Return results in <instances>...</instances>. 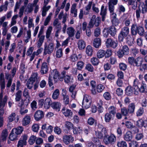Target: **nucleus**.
I'll use <instances>...</instances> for the list:
<instances>
[{"instance_id":"nucleus-64","label":"nucleus","mask_w":147,"mask_h":147,"mask_svg":"<svg viewBox=\"0 0 147 147\" xmlns=\"http://www.w3.org/2000/svg\"><path fill=\"white\" fill-rule=\"evenodd\" d=\"M138 143L135 141H133L129 143V147H138Z\"/></svg>"},{"instance_id":"nucleus-48","label":"nucleus","mask_w":147,"mask_h":147,"mask_svg":"<svg viewBox=\"0 0 147 147\" xmlns=\"http://www.w3.org/2000/svg\"><path fill=\"white\" fill-rule=\"evenodd\" d=\"M52 30V28L51 26L49 27L47 29L46 34V37L48 39L49 38Z\"/></svg>"},{"instance_id":"nucleus-53","label":"nucleus","mask_w":147,"mask_h":147,"mask_svg":"<svg viewBox=\"0 0 147 147\" xmlns=\"http://www.w3.org/2000/svg\"><path fill=\"white\" fill-rule=\"evenodd\" d=\"M34 82L29 80L26 83V86L29 89H31L33 86V84Z\"/></svg>"},{"instance_id":"nucleus-24","label":"nucleus","mask_w":147,"mask_h":147,"mask_svg":"<svg viewBox=\"0 0 147 147\" xmlns=\"http://www.w3.org/2000/svg\"><path fill=\"white\" fill-rule=\"evenodd\" d=\"M142 13L145 14L147 12V0H145L144 3L141 5Z\"/></svg>"},{"instance_id":"nucleus-21","label":"nucleus","mask_w":147,"mask_h":147,"mask_svg":"<svg viewBox=\"0 0 147 147\" xmlns=\"http://www.w3.org/2000/svg\"><path fill=\"white\" fill-rule=\"evenodd\" d=\"M101 40L99 38H95L93 41V46L96 48H98L101 45Z\"/></svg>"},{"instance_id":"nucleus-32","label":"nucleus","mask_w":147,"mask_h":147,"mask_svg":"<svg viewBox=\"0 0 147 147\" xmlns=\"http://www.w3.org/2000/svg\"><path fill=\"white\" fill-rule=\"evenodd\" d=\"M114 116L110 113H106L105 115V121L107 123L109 122Z\"/></svg>"},{"instance_id":"nucleus-23","label":"nucleus","mask_w":147,"mask_h":147,"mask_svg":"<svg viewBox=\"0 0 147 147\" xmlns=\"http://www.w3.org/2000/svg\"><path fill=\"white\" fill-rule=\"evenodd\" d=\"M143 62L142 58L140 57H138L135 59L134 66L140 67L141 66Z\"/></svg>"},{"instance_id":"nucleus-37","label":"nucleus","mask_w":147,"mask_h":147,"mask_svg":"<svg viewBox=\"0 0 147 147\" xmlns=\"http://www.w3.org/2000/svg\"><path fill=\"white\" fill-rule=\"evenodd\" d=\"M126 94L128 96L131 95L133 92V88L130 86L127 87L125 89Z\"/></svg>"},{"instance_id":"nucleus-52","label":"nucleus","mask_w":147,"mask_h":147,"mask_svg":"<svg viewBox=\"0 0 147 147\" xmlns=\"http://www.w3.org/2000/svg\"><path fill=\"white\" fill-rule=\"evenodd\" d=\"M133 57H129L128 58V62L129 64L134 66L135 61Z\"/></svg>"},{"instance_id":"nucleus-14","label":"nucleus","mask_w":147,"mask_h":147,"mask_svg":"<svg viewBox=\"0 0 147 147\" xmlns=\"http://www.w3.org/2000/svg\"><path fill=\"white\" fill-rule=\"evenodd\" d=\"M124 139L127 141H131L132 138V135L131 132L130 131H127L123 135Z\"/></svg>"},{"instance_id":"nucleus-18","label":"nucleus","mask_w":147,"mask_h":147,"mask_svg":"<svg viewBox=\"0 0 147 147\" xmlns=\"http://www.w3.org/2000/svg\"><path fill=\"white\" fill-rule=\"evenodd\" d=\"M107 9L104 8V6L102 5L101 6L100 15L102 16V21H104L105 20V16L107 13Z\"/></svg>"},{"instance_id":"nucleus-1","label":"nucleus","mask_w":147,"mask_h":147,"mask_svg":"<svg viewBox=\"0 0 147 147\" xmlns=\"http://www.w3.org/2000/svg\"><path fill=\"white\" fill-rule=\"evenodd\" d=\"M100 22V18L99 17L96 18V16L93 15L89 22L87 28H92L94 25L96 27H98L99 25Z\"/></svg>"},{"instance_id":"nucleus-13","label":"nucleus","mask_w":147,"mask_h":147,"mask_svg":"<svg viewBox=\"0 0 147 147\" xmlns=\"http://www.w3.org/2000/svg\"><path fill=\"white\" fill-rule=\"evenodd\" d=\"M62 112L63 114L66 117H71L73 115V113L71 110L63 108L62 110Z\"/></svg>"},{"instance_id":"nucleus-59","label":"nucleus","mask_w":147,"mask_h":147,"mask_svg":"<svg viewBox=\"0 0 147 147\" xmlns=\"http://www.w3.org/2000/svg\"><path fill=\"white\" fill-rule=\"evenodd\" d=\"M117 145L119 147H127L126 143L124 141L118 142Z\"/></svg>"},{"instance_id":"nucleus-8","label":"nucleus","mask_w":147,"mask_h":147,"mask_svg":"<svg viewBox=\"0 0 147 147\" xmlns=\"http://www.w3.org/2000/svg\"><path fill=\"white\" fill-rule=\"evenodd\" d=\"M74 141V138L71 135H65L63 136V141L66 144L68 145L70 142H72Z\"/></svg>"},{"instance_id":"nucleus-31","label":"nucleus","mask_w":147,"mask_h":147,"mask_svg":"<svg viewBox=\"0 0 147 147\" xmlns=\"http://www.w3.org/2000/svg\"><path fill=\"white\" fill-rule=\"evenodd\" d=\"M92 4V1L89 2L88 4L85 7V9L86 11H85L84 13L85 15H87L89 13Z\"/></svg>"},{"instance_id":"nucleus-33","label":"nucleus","mask_w":147,"mask_h":147,"mask_svg":"<svg viewBox=\"0 0 147 147\" xmlns=\"http://www.w3.org/2000/svg\"><path fill=\"white\" fill-rule=\"evenodd\" d=\"M120 33L123 34L124 36H126L129 34V29L127 27H124L122 28Z\"/></svg>"},{"instance_id":"nucleus-30","label":"nucleus","mask_w":147,"mask_h":147,"mask_svg":"<svg viewBox=\"0 0 147 147\" xmlns=\"http://www.w3.org/2000/svg\"><path fill=\"white\" fill-rule=\"evenodd\" d=\"M61 106V104L59 102H54L52 104L51 107L54 109L58 111H60Z\"/></svg>"},{"instance_id":"nucleus-17","label":"nucleus","mask_w":147,"mask_h":147,"mask_svg":"<svg viewBox=\"0 0 147 147\" xmlns=\"http://www.w3.org/2000/svg\"><path fill=\"white\" fill-rule=\"evenodd\" d=\"M61 75H62L61 76V79L64 78L65 82L66 83H68L70 82L71 78L69 76L66 75V72L65 71H63L61 72Z\"/></svg>"},{"instance_id":"nucleus-54","label":"nucleus","mask_w":147,"mask_h":147,"mask_svg":"<svg viewBox=\"0 0 147 147\" xmlns=\"http://www.w3.org/2000/svg\"><path fill=\"white\" fill-rule=\"evenodd\" d=\"M125 126L127 128L131 129L134 127V125L130 121H127L125 122Z\"/></svg>"},{"instance_id":"nucleus-49","label":"nucleus","mask_w":147,"mask_h":147,"mask_svg":"<svg viewBox=\"0 0 147 147\" xmlns=\"http://www.w3.org/2000/svg\"><path fill=\"white\" fill-rule=\"evenodd\" d=\"M84 66V63L82 61H80L78 62L77 64V69L78 70H81L83 67Z\"/></svg>"},{"instance_id":"nucleus-28","label":"nucleus","mask_w":147,"mask_h":147,"mask_svg":"<svg viewBox=\"0 0 147 147\" xmlns=\"http://www.w3.org/2000/svg\"><path fill=\"white\" fill-rule=\"evenodd\" d=\"M78 47L80 50L84 49L86 47L85 42L82 40H80L78 43Z\"/></svg>"},{"instance_id":"nucleus-43","label":"nucleus","mask_w":147,"mask_h":147,"mask_svg":"<svg viewBox=\"0 0 147 147\" xmlns=\"http://www.w3.org/2000/svg\"><path fill=\"white\" fill-rule=\"evenodd\" d=\"M109 111V113H110L112 115L114 116L115 114L116 113V110L115 107L114 106H111L109 107L108 109Z\"/></svg>"},{"instance_id":"nucleus-62","label":"nucleus","mask_w":147,"mask_h":147,"mask_svg":"<svg viewBox=\"0 0 147 147\" xmlns=\"http://www.w3.org/2000/svg\"><path fill=\"white\" fill-rule=\"evenodd\" d=\"M65 127L68 129L72 128L73 126V124L70 122L66 121L65 123Z\"/></svg>"},{"instance_id":"nucleus-20","label":"nucleus","mask_w":147,"mask_h":147,"mask_svg":"<svg viewBox=\"0 0 147 147\" xmlns=\"http://www.w3.org/2000/svg\"><path fill=\"white\" fill-rule=\"evenodd\" d=\"M52 101L49 98H47L44 101V107L46 109H48L51 105H52Z\"/></svg>"},{"instance_id":"nucleus-3","label":"nucleus","mask_w":147,"mask_h":147,"mask_svg":"<svg viewBox=\"0 0 147 147\" xmlns=\"http://www.w3.org/2000/svg\"><path fill=\"white\" fill-rule=\"evenodd\" d=\"M54 47V43L52 42H50L48 45L45 44L44 49V55H46L47 54L50 55L53 52Z\"/></svg>"},{"instance_id":"nucleus-6","label":"nucleus","mask_w":147,"mask_h":147,"mask_svg":"<svg viewBox=\"0 0 147 147\" xmlns=\"http://www.w3.org/2000/svg\"><path fill=\"white\" fill-rule=\"evenodd\" d=\"M106 44L107 47H111L115 48L117 46V43L111 38H109L107 39Z\"/></svg>"},{"instance_id":"nucleus-2","label":"nucleus","mask_w":147,"mask_h":147,"mask_svg":"<svg viewBox=\"0 0 147 147\" xmlns=\"http://www.w3.org/2000/svg\"><path fill=\"white\" fill-rule=\"evenodd\" d=\"M116 137L113 134H112L109 136L107 134L104 138L103 142L106 145L112 144L116 142Z\"/></svg>"},{"instance_id":"nucleus-26","label":"nucleus","mask_w":147,"mask_h":147,"mask_svg":"<svg viewBox=\"0 0 147 147\" xmlns=\"http://www.w3.org/2000/svg\"><path fill=\"white\" fill-rule=\"evenodd\" d=\"M18 135L12 129L10 134L9 138L11 141H13L18 139Z\"/></svg>"},{"instance_id":"nucleus-5","label":"nucleus","mask_w":147,"mask_h":147,"mask_svg":"<svg viewBox=\"0 0 147 147\" xmlns=\"http://www.w3.org/2000/svg\"><path fill=\"white\" fill-rule=\"evenodd\" d=\"M7 101V96H5L3 99V101L0 102V117L2 116L4 113V110L3 109Z\"/></svg>"},{"instance_id":"nucleus-56","label":"nucleus","mask_w":147,"mask_h":147,"mask_svg":"<svg viewBox=\"0 0 147 147\" xmlns=\"http://www.w3.org/2000/svg\"><path fill=\"white\" fill-rule=\"evenodd\" d=\"M70 59L71 61L74 62L78 60V57L76 55L74 54L70 56Z\"/></svg>"},{"instance_id":"nucleus-29","label":"nucleus","mask_w":147,"mask_h":147,"mask_svg":"<svg viewBox=\"0 0 147 147\" xmlns=\"http://www.w3.org/2000/svg\"><path fill=\"white\" fill-rule=\"evenodd\" d=\"M108 30L110 35L114 36L116 34L117 30L116 28L114 26H111L109 27Z\"/></svg>"},{"instance_id":"nucleus-22","label":"nucleus","mask_w":147,"mask_h":147,"mask_svg":"<svg viewBox=\"0 0 147 147\" xmlns=\"http://www.w3.org/2000/svg\"><path fill=\"white\" fill-rule=\"evenodd\" d=\"M75 30L71 27L68 28L67 29V32L69 37H73L75 33Z\"/></svg>"},{"instance_id":"nucleus-63","label":"nucleus","mask_w":147,"mask_h":147,"mask_svg":"<svg viewBox=\"0 0 147 147\" xmlns=\"http://www.w3.org/2000/svg\"><path fill=\"white\" fill-rule=\"evenodd\" d=\"M103 96L106 100H109L111 98V95L108 92H105L103 94Z\"/></svg>"},{"instance_id":"nucleus-58","label":"nucleus","mask_w":147,"mask_h":147,"mask_svg":"<svg viewBox=\"0 0 147 147\" xmlns=\"http://www.w3.org/2000/svg\"><path fill=\"white\" fill-rule=\"evenodd\" d=\"M86 69L88 71L92 72L94 71V68L92 65L90 64H87L86 67Z\"/></svg>"},{"instance_id":"nucleus-9","label":"nucleus","mask_w":147,"mask_h":147,"mask_svg":"<svg viewBox=\"0 0 147 147\" xmlns=\"http://www.w3.org/2000/svg\"><path fill=\"white\" fill-rule=\"evenodd\" d=\"M138 79H135L134 82V84L133 86V91L134 94L135 95H138L139 93V88L138 85Z\"/></svg>"},{"instance_id":"nucleus-42","label":"nucleus","mask_w":147,"mask_h":147,"mask_svg":"<svg viewBox=\"0 0 147 147\" xmlns=\"http://www.w3.org/2000/svg\"><path fill=\"white\" fill-rule=\"evenodd\" d=\"M22 95V92L20 90H18L16 93V94L15 100L17 101H19L21 99Z\"/></svg>"},{"instance_id":"nucleus-25","label":"nucleus","mask_w":147,"mask_h":147,"mask_svg":"<svg viewBox=\"0 0 147 147\" xmlns=\"http://www.w3.org/2000/svg\"><path fill=\"white\" fill-rule=\"evenodd\" d=\"M8 136V133L6 130H4L2 133L1 136L0 138V142L6 141Z\"/></svg>"},{"instance_id":"nucleus-46","label":"nucleus","mask_w":147,"mask_h":147,"mask_svg":"<svg viewBox=\"0 0 147 147\" xmlns=\"http://www.w3.org/2000/svg\"><path fill=\"white\" fill-rule=\"evenodd\" d=\"M137 33L141 36H143L144 33V28L142 26H138Z\"/></svg>"},{"instance_id":"nucleus-57","label":"nucleus","mask_w":147,"mask_h":147,"mask_svg":"<svg viewBox=\"0 0 147 147\" xmlns=\"http://www.w3.org/2000/svg\"><path fill=\"white\" fill-rule=\"evenodd\" d=\"M95 119L92 117H90L87 120V123L88 124L90 125H92L94 123Z\"/></svg>"},{"instance_id":"nucleus-55","label":"nucleus","mask_w":147,"mask_h":147,"mask_svg":"<svg viewBox=\"0 0 147 147\" xmlns=\"http://www.w3.org/2000/svg\"><path fill=\"white\" fill-rule=\"evenodd\" d=\"M121 50L125 53V55H127L129 53V49L127 45H125L123 46Z\"/></svg>"},{"instance_id":"nucleus-47","label":"nucleus","mask_w":147,"mask_h":147,"mask_svg":"<svg viewBox=\"0 0 147 147\" xmlns=\"http://www.w3.org/2000/svg\"><path fill=\"white\" fill-rule=\"evenodd\" d=\"M23 95L27 98L28 100H29L30 97L29 95L28 90L26 88L24 89L23 92Z\"/></svg>"},{"instance_id":"nucleus-44","label":"nucleus","mask_w":147,"mask_h":147,"mask_svg":"<svg viewBox=\"0 0 147 147\" xmlns=\"http://www.w3.org/2000/svg\"><path fill=\"white\" fill-rule=\"evenodd\" d=\"M146 88V85L145 83L142 82L141 86L139 88V91L142 93H144L145 92V90Z\"/></svg>"},{"instance_id":"nucleus-34","label":"nucleus","mask_w":147,"mask_h":147,"mask_svg":"<svg viewBox=\"0 0 147 147\" xmlns=\"http://www.w3.org/2000/svg\"><path fill=\"white\" fill-rule=\"evenodd\" d=\"M86 54L88 56H91L93 53L92 47L90 45L87 46L86 49Z\"/></svg>"},{"instance_id":"nucleus-60","label":"nucleus","mask_w":147,"mask_h":147,"mask_svg":"<svg viewBox=\"0 0 147 147\" xmlns=\"http://www.w3.org/2000/svg\"><path fill=\"white\" fill-rule=\"evenodd\" d=\"M105 88V87L102 84H100L97 86V91L98 92H102Z\"/></svg>"},{"instance_id":"nucleus-38","label":"nucleus","mask_w":147,"mask_h":147,"mask_svg":"<svg viewBox=\"0 0 147 147\" xmlns=\"http://www.w3.org/2000/svg\"><path fill=\"white\" fill-rule=\"evenodd\" d=\"M135 109V105L134 103H131L129 105L128 107V111L130 113L134 112Z\"/></svg>"},{"instance_id":"nucleus-12","label":"nucleus","mask_w":147,"mask_h":147,"mask_svg":"<svg viewBox=\"0 0 147 147\" xmlns=\"http://www.w3.org/2000/svg\"><path fill=\"white\" fill-rule=\"evenodd\" d=\"M48 71V67L47 63L44 62L42 63L40 71L42 74H46Z\"/></svg>"},{"instance_id":"nucleus-50","label":"nucleus","mask_w":147,"mask_h":147,"mask_svg":"<svg viewBox=\"0 0 147 147\" xmlns=\"http://www.w3.org/2000/svg\"><path fill=\"white\" fill-rule=\"evenodd\" d=\"M38 76V74L37 73H33L31 77L30 78L29 80L34 82L37 79Z\"/></svg>"},{"instance_id":"nucleus-45","label":"nucleus","mask_w":147,"mask_h":147,"mask_svg":"<svg viewBox=\"0 0 147 147\" xmlns=\"http://www.w3.org/2000/svg\"><path fill=\"white\" fill-rule=\"evenodd\" d=\"M36 137L35 136L32 135L29 139L28 141L29 144L31 145H32L36 142Z\"/></svg>"},{"instance_id":"nucleus-39","label":"nucleus","mask_w":147,"mask_h":147,"mask_svg":"<svg viewBox=\"0 0 147 147\" xmlns=\"http://www.w3.org/2000/svg\"><path fill=\"white\" fill-rule=\"evenodd\" d=\"M59 95V90L58 89L55 90L53 93L52 97L54 100L57 99Z\"/></svg>"},{"instance_id":"nucleus-7","label":"nucleus","mask_w":147,"mask_h":147,"mask_svg":"<svg viewBox=\"0 0 147 147\" xmlns=\"http://www.w3.org/2000/svg\"><path fill=\"white\" fill-rule=\"evenodd\" d=\"M27 136L24 135L22 138V139L20 140L18 142L17 147H23L24 145H26V140L27 139Z\"/></svg>"},{"instance_id":"nucleus-15","label":"nucleus","mask_w":147,"mask_h":147,"mask_svg":"<svg viewBox=\"0 0 147 147\" xmlns=\"http://www.w3.org/2000/svg\"><path fill=\"white\" fill-rule=\"evenodd\" d=\"M95 134L96 136L98 138L102 139L103 136L105 137V135H106L107 131L105 129H102L100 132H96Z\"/></svg>"},{"instance_id":"nucleus-51","label":"nucleus","mask_w":147,"mask_h":147,"mask_svg":"<svg viewBox=\"0 0 147 147\" xmlns=\"http://www.w3.org/2000/svg\"><path fill=\"white\" fill-rule=\"evenodd\" d=\"M52 15V13H50L48 16L46 18L44 23L45 26H46L47 25L48 23H49L51 20Z\"/></svg>"},{"instance_id":"nucleus-16","label":"nucleus","mask_w":147,"mask_h":147,"mask_svg":"<svg viewBox=\"0 0 147 147\" xmlns=\"http://www.w3.org/2000/svg\"><path fill=\"white\" fill-rule=\"evenodd\" d=\"M31 121V118L28 115H26L23 118L22 121V124L25 126L29 124Z\"/></svg>"},{"instance_id":"nucleus-4","label":"nucleus","mask_w":147,"mask_h":147,"mask_svg":"<svg viewBox=\"0 0 147 147\" xmlns=\"http://www.w3.org/2000/svg\"><path fill=\"white\" fill-rule=\"evenodd\" d=\"M90 97L87 95H85L84 97L82 103V107L86 109H88L90 106L91 101H90Z\"/></svg>"},{"instance_id":"nucleus-35","label":"nucleus","mask_w":147,"mask_h":147,"mask_svg":"<svg viewBox=\"0 0 147 147\" xmlns=\"http://www.w3.org/2000/svg\"><path fill=\"white\" fill-rule=\"evenodd\" d=\"M105 55V51L103 50H99L97 53V57L98 58L103 57Z\"/></svg>"},{"instance_id":"nucleus-19","label":"nucleus","mask_w":147,"mask_h":147,"mask_svg":"<svg viewBox=\"0 0 147 147\" xmlns=\"http://www.w3.org/2000/svg\"><path fill=\"white\" fill-rule=\"evenodd\" d=\"M138 28V26L136 24H133L131 25V32L132 35H136L137 33Z\"/></svg>"},{"instance_id":"nucleus-10","label":"nucleus","mask_w":147,"mask_h":147,"mask_svg":"<svg viewBox=\"0 0 147 147\" xmlns=\"http://www.w3.org/2000/svg\"><path fill=\"white\" fill-rule=\"evenodd\" d=\"M51 77L53 76L55 82H57L59 79H61V76H59V72L56 69L53 70L51 72Z\"/></svg>"},{"instance_id":"nucleus-27","label":"nucleus","mask_w":147,"mask_h":147,"mask_svg":"<svg viewBox=\"0 0 147 147\" xmlns=\"http://www.w3.org/2000/svg\"><path fill=\"white\" fill-rule=\"evenodd\" d=\"M47 5V4L46 5L45 4H44V6L42 8V15L43 17H45L46 16L47 13V12L51 7L49 5L46 6Z\"/></svg>"},{"instance_id":"nucleus-41","label":"nucleus","mask_w":147,"mask_h":147,"mask_svg":"<svg viewBox=\"0 0 147 147\" xmlns=\"http://www.w3.org/2000/svg\"><path fill=\"white\" fill-rule=\"evenodd\" d=\"M63 55V51L61 49H58L56 51L55 56L57 58H61Z\"/></svg>"},{"instance_id":"nucleus-11","label":"nucleus","mask_w":147,"mask_h":147,"mask_svg":"<svg viewBox=\"0 0 147 147\" xmlns=\"http://www.w3.org/2000/svg\"><path fill=\"white\" fill-rule=\"evenodd\" d=\"M44 116L43 112L41 111L38 110L36 112L34 115L35 119L38 121L42 119Z\"/></svg>"},{"instance_id":"nucleus-40","label":"nucleus","mask_w":147,"mask_h":147,"mask_svg":"<svg viewBox=\"0 0 147 147\" xmlns=\"http://www.w3.org/2000/svg\"><path fill=\"white\" fill-rule=\"evenodd\" d=\"M33 10V7L32 5L30 4H29L25 10V12H26L27 14L31 12Z\"/></svg>"},{"instance_id":"nucleus-36","label":"nucleus","mask_w":147,"mask_h":147,"mask_svg":"<svg viewBox=\"0 0 147 147\" xmlns=\"http://www.w3.org/2000/svg\"><path fill=\"white\" fill-rule=\"evenodd\" d=\"M13 130L18 135H19L22 132L23 128L22 127L19 126L17 128L13 129Z\"/></svg>"},{"instance_id":"nucleus-61","label":"nucleus","mask_w":147,"mask_h":147,"mask_svg":"<svg viewBox=\"0 0 147 147\" xmlns=\"http://www.w3.org/2000/svg\"><path fill=\"white\" fill-rule=\"evenodd\" d=\"M143 120L142 119L138 120L136 122V125L139 127H142L143 126Z\"/></svg>"}]
</instances>
